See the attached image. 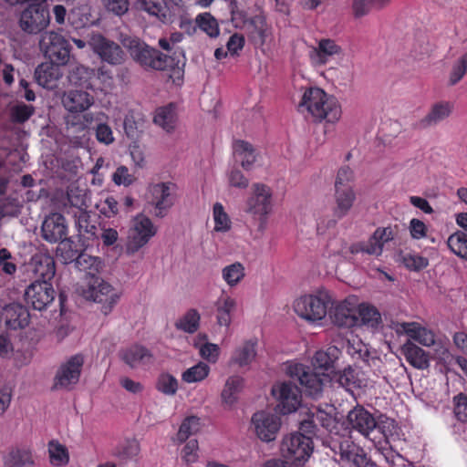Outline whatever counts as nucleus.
Listing matches in <instances>:
<instances>
[{"mask_svg": "<svg viewBox=\"0 0 467 467\" xmlns=\"http://www.w3.org/2000/svg\"><path fill=\"white\" fill-rule=\"evenodd\" d=\"M298 111L309 114L318 122L326 120L334 123L341 117V107L337 99L317 87L305 90L298 104Z\"/></svg>", "mask_w": 467, "mask_h": 467, "instance_id": "1", "label": "nucleus"}, {"mask_svg": "<svg viewBox=\"0 0 467 467\" xmlns=\"http://www.w3.org/2000/svg\"><path fill=\"white\" fill-rule=\"evenodd\" d=\"M130 53L135 61L145 68L155 70L173 69L180 74L182 72L185 64L182 49H177L172 56H168L145 44H138L131 48Z\"/></svg>", "mask_w": 467, "mask_h": 467, "instance_id": "2", "label": "nucleus"}, {"mask_svg": "<svg viewBox=\"0 0 467 467\" xmlns=\"http://www.w3.org/2000/svg\"><path fill=\"white\" fill-rule=\"evenodd\" d=\"M231 21L236 29L246 30L251 38H258L264 44L266 38L267 24L263 14L249 17L246 10L240 7L237 0L229 1Z\"/></svg>", "mask_w": 467, "mask_h": 467, "instance_id": "3", "label": "nucleus"}, {"mask_svg": "<svg viewBox=\"0 0 467 467\" xmlns=\"http://www.w3.org/2000/svg\"><path fill=\"white\" fill-rule=\"evenodd\" d=\"M333 305L329 293L322 291L317 295H305L294 302V310L300 317L317 322L326 317L327 308Z\"/></svg>", "mask_w": 467, "mask_h": 467, "instance_id": "4", "label": "nucleus"}, {"mask_svg": "<svg viewBox=\"0 0 467 467\" xmlns=\"http://www.w3.org/2000/svg\"><path fill=\"white\" fill-rule=\"evenodd\" d=\"M80 293L87 300L100 304V310L104 315L110 313L119 299V295L112 285L99 276H91V279L81 286Z\"/></svg>", "mask_w": 467, "mask_h": 467, "instance_id": "5", "label": "nucleus"}, {"mask_svg": "<svg viewBox=\"0 0 467 467\" xmlns=\"http://www.w3.org/2000/svg\"><path fill=\"white\" fill-rule=\"evenodd\" d=\"M105 118L106 115L102 112L68 115L66 117V124L68 129L74 128L77 131L95 128L97 140L101 143L109 145L114 141V137L111 128L102 122Z\"/></svg>", "mask_w": 467, "mask_h": 467, "instance_id": "6", "label": "nucleus"}, {"mask_svg": "<svg viewBox=\"0 0 467 467\" xmlns=\"http://www.w3.org/2000/svg\"><path fill=\"white\" fill-rule=\"evenodd\" d=\"M83 365L84 357L81 354H76L63 362L54 377L52 390H73L79 381Z\"/></svg>", "mask_w": 467, "mask_h": 467, "instance_id": "7", "label": "nucleus"}, {"mask_svg": "<svg viewBox=\"0 0 467 467\" xmlns=\"http://www.w3.org/2000/svg\"><path fill=\"white\" fill-rule=\"evenodd\" d=\"M39 47L49 62L67 65L70 57L71 47L69 42L60 34L47 31L42 34Z\"/></svg>", "mask_w": 467, "mask_h": 467, "instance_id": "8", "label": "nucleus"}, {"mask_svg": "<svg viewBox=\"0 0 467 467\" xmlns=\"http://www.w3.org/2000/svg\"><path fill=\"white\" fill-rule=\"evenodd\" d=\"M281 451L285 458L295 464L305 462L313 452L312 437L300 432L284 438Z\"/></svg>", "mask_w": 467, "mask_h": 467, "instance_id": "9", "label": "nucleus"}, {"mask_svg": "<svg viewBox=\"0 0 467 467\" xmlns=\"http://www.w3.org/2000/svg\"><path fill=\"white\" fill-rule=\"evenodd\" d=\"M50 21L47 3L43 0L41 3H32L21 13L20 27L29 34H37L45 29Z\"/></svg>", "mask_w": 467, "mask_h": 467, "instance_id": "10", "label": "nucleus"}, {"mask_svg": "<svg viewBox=\"0 0 467 467\" xmlns=\"http://www.w3.org/2000/svg\"><path fill=\"white\" fill-rule=\"evenodd\" d=\"M253 194L247 200L246 212L254 217H257L261 224H265L268 214L272 212L271 188L264 183H254L252 187Z\"/></svg>", "mask_w": 467, "mask_h": 467, "instance_id": "11", "label": "nucleus"}, {"mask_svg": "<svg viewBox=\"0 0 467 467\" xmlns=\"http://www.w3.org/2000/svg\"><path fill=\"white\" fill-rule=\"evenodd\" d=\"M287 374L291 379L299 382L307 395L317 398L321 394L324 379L320 374L315 372L310 367L301 363L289 364Z\"/></svg>", "mask_w": 467, "mask_h": 467, "instance_id": "12", "label": "nucleus"}, {"mask_svg": "<svg viewBox=\"0 0 467 467\" xmlns=\"http://www.w3.org/2000/svg\"><path fill=\"white\" fill-rule=\"evenodd\" d=\"M156 234V228L151 220L144 215L137 216L130 228L126 244L127 253L133 254L146 245Z\"/></svg>", "mask_w": 467, "mask_h": 467, "instance_id": "13", "label": "nucleus"}, {"mask_svg": "<svg viewBox=\"0 0 467 467\" xmlns=\"http://www.w3.org/2000/svg\"><path fill=\"white\" fill-rule=\"evenodd\" d=\"M272 395L278 400L283 414L296 411L302 400L301 390L291 382L275 383L272 387Z\"/></svg>", "mask_w": 467, "mask_h": 467, "instance_id": "14", "label": "nucleus"}, {"mask_svg": "<svg viewBox=\"0 0 467 467\" xmlns=\"http://www.w3.org/2000/svg\"><path fill=\"white\" fill-rule=\"evenodd\" d=\"M25 299L35 310H45L55 299V290L50 282L36 280L25 292Z\"/></svg>", "mask_w": 467, "mask_h": 467, "instance_id": "15", "label": "nucleus"}, {"mask_svg": "<svg viewBox=\"0 0 467 467\" xmlns=\"http://www.w3.org/2000/svg\"><path fill=\"white\" fill-rule=\"evenodd\" d=\"M89 46L102 61L110 65H119L124 59V51L120 46L100 34L91 36Z\"/></svg>", "mask_w": 467, "mask_h": 467, "instance_id": "16", "label": "nucleus"}, {"mask_svg": "<svg viewBox=\"0 0 467 467\" xmlns=\"http://www.w3.org/2000/svg\"><path fill=\"white\" fill-rule=\"evenodd\" d=\"M256 436L263 441H274L281 426L280 418L271 412H255L251 420Z\"/></svg>", "mask_w": 467, "mask_h": 467, "instance_id": "17", "label": "nucleus"}, {"mask_svg": "<svg viewBox=\"0 0 467 467\" xmlns=\"http://www.w3.org/2000/svg\"><path fill=\"white\" fill-rule=\"evenodd\" d=\"M177 185L171 182H159L151 185L150 192L151 201L157 210L156 215L163 217L171 209L176 199Z\"/></svg>", "mask_w": 467, "mask_h": 467, "instance_id": "18", "label": "nucleus"}, {"mask_svg": "<svg viewBox=\"0 0 467 467\" xmlns=\"http://www.w3.org/2000/svg\"><path fill=\"white\" fill-rule=\"evenodd\" d=\"M42 237L54 244L67 235V225L65 217L59 213H52L45 218L41 226Z\"/></svg>", "mask_w": 467, "mask_h": 467, "instance_id": "19", "label": "nucleus"}, {"mask_svg": "<svg viewBox=\"0 0 467 467\" xmlns=\"http://www.w3.org/2000/svg\"><path fill=\"white\" fill-rule=\"evenodd\" d=\"M329 311L330 318L336 326L339 327L351 328L358 326V317L357 309L353 304L348 300L340 301L335 306H331Z\"/></svg>", "mask_w": 467, "mask_h": 467, "instance_id": "20", "label": "nucleus"}, {"mask_svg": "<svg viewBox=\"0 0 467 467\" xmlns=\"http://www.w3.org/2000/svg\"><path fill=\"white\" fill-rule=\"evenodd\" d=\"M61 100L64 108L72 115L86 111L94 103L93 96L82 88L65 91Z\"/></svg>", "mask_w": 467, "mask_h": 467, "instance_id": "21", "label": "nucleus"}, {"mask_svg": "<svg viewBox=\"0 0 467 467\" xmlns=\"http://www.w3.org/2000/svg\"><path fill=\"white\" fill-rule=\"evenodd\" d=\"M347 419L350 427L364 436H368L377 426L374 416L361 406L353 408Z\"/></svg>", "mask_w": 467, "mask_h": 467, "instance_id": "22", "label": "nucleus"}, {"mask_svg": "<svg viewBox=\"0 0 467 467\" xmlns=\"http://www.w3.org/2000/svg\"><path fill=\"white\" fill-rule=\"evenodd\" d=\"M120 359L130 368H135L152 362L153 355L150 349L140 344H133L119 351Z\"/></svg>", "mask_w": 467, "mask_h": 467, "instance_id": "23", "label": "nucleus"}, {"mask_svg": "<svg viewBox=\"0 0 467 467\" xmlns=\"http://www.w3.org/2000/svg\"><path fill=\"white\" fill-rule=\"evenodd\" d=\"M3 317L7 328L14 330L26 327L30 318L27 308L18 303L7 305L3 310Z\"/></svg>", "mask_w": 467, "mask_h": 467, "instance_id": "24", "label": "nucleus"}, {"mask_svg": "<svg viewBox=\"0 0 467 467\" xmlns=\"http://www.w3.org/2000/svg\"><path fill=\"white\" fill-rule=\"evenodd\" d=\"M61 66L49 61L41 63L35 70L36 82L46 88H56L58 79L62 77Z\"/></svg>", "mask_w": 467, "mask_h": 467, "instance_id": "25", "label": "nucleus"}, {"mask_svg": "<svg viewBox=\"0 0 467 467\" xmlns=\"http://www.w3.org/2000/svg\"><path fill=\"white\" fill-rule=\"evenodd\" d=\"M363 376L364 374L360 370L348 367L342 371L337 372L333 379L340 387L348 391L353 392L354 389H361L366 386V380Z\"/></svg>", "mask_w": 467, "mask_h": 467, "instance_id": "26", "label": "nucleus"}, {"mask_svg": "<svg viewBox=\"0 0 467 467\" xmlns=\"http://www.w3.org/2000/svg\"><path fill=\"white\" fill-rule=\"evenodd\" d=\"M311 58L318 65H325L330 57L342 54V48L335 40L330 38H322L318 42L317 47L313 49Z\"/></svg>", "mask_w": 467, "mask_h": 467, "instance_id": "27", "label": "nucleus"}, {"mask_svg": "<svg viewBox=\"0 0 467 467\" xmlns=\"http://www.w3.org/2000/svg\"><path fill=\"white\" fill-rule=\"evenodd\" d=\"M391 226L378 227L373 234L369 237L368 254L380 255L383 252L384 244L394 239L396 234L395 228Z\"/></svg>", "mask_w": 467, "mask_h": 467, "instance_id": "28", "label": "nucleus"}, {"mask_svg": "<svg viewBox=\"0 0 467 467\" xmlns=\"http://www.w3.org/2000/svg\"><path fill=\"white\" fill-rule=\"evenodd\" d=\"M34 465L32 452L28 449L12 447L3 456L4 467H26Z\"/></svg>", "mask_w": 467, "mask_h": 467, "instance_id": "29", "label": "nucleus"}, {"mask_svg": "<svg viewBox=\"0 0 467 467\" xmlns=\"http://www.w3.org/2000/svg\"><path fill=\"white\" fill-rule=\"evenodd\" d=\"M340 455L343 460L351 462L355 467H378L367 457L363 449L354 443H348L346 447L341 445Z\"/></svg>", "mask_w": 467, "mask_h": 467, "instance_id": "30", "label": "nucleus"}, {"mask_svg": "<svg viewBox=\"0 0 467 467\" xmlns=\"http://www.w3.org/2000/svg\"><path fill=\"white\" fill-rule=\"evenodd\" d=\"M402 353L407 362L418 369H425L430 366L429 355L416 344L408 341L402 347Z\"/></svg>", "mask_w": 467, "mask_h": 467, "instance_id": "31", "label": "nucleus"}, {"mask_svg": "<svg viewBox=\"0 0 467 467\" xmlns=\"http://www.w3.org/2000/svg\"><path fill=\"white\" fill-rule=\"evenodd\" d=\"M218 325L228 327L232 322V315L236 308V301L228 295H222L215 303Z\"/></svg>", "mask_w": 467, "mask_h": 467, "instance_id": "32", "label": "nucleus"}, {"mask_svg": "<svg viewBox=\"0 0 467 467\" xmlns=\"http://www.w3.org/2000/svg\"><path fill=\"white\" fill-rule=\"evenodd\" d=\"M453 109V104L448 101L435 103L430 112L420 121L422 128L436 125L448 118Z\"/></svg>", "mask_w": 467, "mask_h": 467, "instance_id": "33", "label": "nucleus"}, {"mask_svg": "<svg viewBox=\"0 0 467 467\" xmlns=\"http://www.w3.org/2000/svg\"><path fill=\"white\" fill-rule=\"evenodd\" d=\"M336 208L334 213L337 217H344L353 206L356 194L353 187L335 188Z\"/></svg>", "mask_w": 467, "mask_h": 467, "instance_id": "34", "label": "nucleus"}, {"mask_svg": "<svg viewBox=\"0 0 467 467\" xmlns=\"http://www.w3.org/2000/svg\"><path fill=\"white\" fill-rule=\"evenodd\" d=\"M244 387V379L234 375L227 379L221 393L223 404L232 407L238 400V394Z\"/></svg>", "mask_w": 467, "mask_h": 467, "instance_id": "35", "label": "nucleus"}, {"mask_svg": "<svg viewBox=\"0 0 467 467\" xmlns=\"http://www.w3.org/2000/svg\"><path fill=\"white\" fill-rule=\"evenodd\" d=\"M34 272L36 276L40 277L41 281L49 282L53 279L56 274L55 260L52 256L47 254L36 255L33 258Z\"/></svg>", "mask_w": 467, "mask_h": 467, "instance_id": "36", "label": "nucleus"}, {"mask_svg": "<svg viewBox=\"0 0 467 467\" xmlns=\"http://www.w3.org/2000/svg\"><path fill=\"white\" fill-rule=\"evenodd\" d=\"M77 268L84 272L85 283L91 279V276H99L98 273L101 268V261L98 257L87 254H78L75 260Z\"/></svg>", "mask_w": 467, "mask_h": 467, "instance_id": "37", "label": "nucleus"}, {"mask_svg": "<svg viewBox=\"0 0 467 467\" xmlns=\"http://www.w3.org/2000/svg\"><path fill=\"white\" fill-rule=\"evenodd\" d=\"M256 340H247L241 347L237 348L231 358V363L239 367L249 365L256 356Z\"/></svg>", "mask_w": 467, "mask_h": 467, "instance_id": "38", "label": "nucleus"}, {"mask_svg": "<svg viewBox=\"0 0 467 467\" xmlns=\"http://www.w3.org/2000/svg\"><path fill=\"white\" fill-rule=\"evenodd\" d=\"M234 153L240 159L242 167L246 171L252 168L256 160L254 147L244 140H236L234 142Z\"/></svg>", "mask_w": 467, "mask_h": 467, "instance_id": "39", "label": "nucleus"}, {"mask_svg": "<svg viewBox=\"0 0 467 467\" xmlns=\"http://www.w3.org/2000/svg\"><path fill=\"white\" fill-rule=\"evenodd\" d=\"M339 354L340 350L335 346H330L326 350H318L314 355L313 365L327 370L334 366Z\"/></svg>", "mask_w": 467, "mask_h": 467, "instance_id": "40", "label": "nucleus"}, {"mask_svg": "<svg viewBox=\"0 0 467 467\" xmlns=\"http://www.w3.org/2000/svg\"><path fill=\"white\" fill-rule=\"evenodd\" d=\"M358 325H366L370 327H377L381 322L380 313L375 306L368 304H360L357 310Z\"/></svg>", "mask_w": 467, "mask_h": 467, "instance_id": "41", "label": "nucleus"}, {"mask_svg": "<svg viewBox=\"0 0 467 467\" xmlns=\"http://www.w3.org/2000/svg\"><path fill=\"white\" fill-rule=\"evenodd\" d=\"M390 0H353L352 10L356 18L367 16L372 9H381L389 4Z\"/></svg>", "mask_w": 467, "mask_h": 467, "instance_id": "42", "label": "nucleus"}, {"mask_svg": "<svg viewBox=\"0 0 467 467\" xmlns=\"http://www.w3.org/2000/svg\"><path fill=\"white\" fill-rule=\"evenodd\" d=\"M175 120L174 108L171 104L159 108L153 118L154 123L167 131L174 129Z\"/></svg>", "mask_w": 467, "mask_h": 467, "instance_id": "43", "label": "nucleus"}, {"mask_svg": "<svg viewBox=\"0 0 467 467\" xmlns=\"http://www.w3.org/2000/svg\"><path fill=\"white\" fill-rule=\"evenodd\" d=\"M201 316L194 309H189L175 324L176 327L186 333L192 334L196 332L200 326Z\"/></svg>", "mask_w": 467, "mask_h": 467, "instance_id": "44", "label": "nucleus"}, {"mask_svg": "<svg viewBox=\"0 0 467 467\" xmlns=\"http://www.w3.org/2000/svg\"><path fill=\"white\" fill-rule=\"evenodd\" d=\"M214 231L226 233L232 228V221L221 202H215L213 207Z\"/></svg>", "mask_w": 467, "mask_h": 467, "instance_id": "45", "label": "nucleus"}, {"mask_svg": "<svg viewBox=\"0 0 467 467\" xmlns=\"http://www.w3.org/2000/svg\"><path fill=\"white\" fill-rule=\"evenodd\" d=\"M447 244L453 254L467 260V233L458 231L451 234Z\"/></svg>", "mask_w": 467, "mask_h": 467, "instance_id": "46", "label": "nucleus"}, {"mask_svg": "<svg viewBox=\"0 0 467 467\" xmlns=\"http://www.w3.org/2000/svg\"><path fill=\"white\" fill-rule=\"evenodd\" d=\"M210 373V367L200 361L196 365L187 368L182 374V379L186 383L200 382L205 379Z\"/></svg>", "mask_w": 467, "mask_h": 467, "instance_id": "47", "label": "nucleus"}, {"mask_svg": "<svg viewBox=\"0 0 467 467\" xmlns=\"http://www.w3.org/2000/svg\"><path fill=\"white\" fill-rule=\"evenodd\" d=\"M244 267L239 262H235L234 264L226 265L222 270L223 279L230 286H234L237 284H239L244 277Z\"/></svg>", "mask_w": 467, "mask_h": 467, "instance_id": "48", "label": "nucleus"}, {"mask_svg": "<svg viewBox=\"0 0 467 467\" xmlns=\"http://www.w3.org/2000/svg\"><path fill=\"white\" fill-rule=\"evenodd\" d=\"M57 243L58 245L56 250L57 256L60 258L64 264L74 262L78 255V250L74 247V243L67 236Z\"/></svg>", "mask_w": 467, "mask_h": 467, "instance_id": "49", "label": "nucleus"}, {"mask_svg": "<svg viewBox=\"0 0 467 467\" xmlns=\"http://www.w3.org/2000/svg\"><path fill=\"white\" fill-rule=\"evenodd\" d=\"M50 462L55 466L66 465L69 461L67 448L58 441H51L48 443Z\"/></svg>", "mask_w": 467, "mask_h": 467, "instance_id": "50", "label": "nucleus"}, {"mask_svg": "<svg viewBox=\"0 0 467 467\" xmlns=\"http://www.w3.org/2000/svg\"><path fill=\"white\" fill-rule=\"evenodd\" d=\"M140 9L161 20L166 18L167 4L165 0H139Z\"/></svg>", "mask_w": 467, "mask_h": 467, "instance_id": "51", "label": "nucleus"}, {"mask_svg": "<svg viewBox=\"0 0 467 467\" xmlns=\"http://www.w3.org/2000/svg\"><path fill=\"white\" fill-rule=\"evenodd\" d=\"M67 200L70 207L76 211L87 210V192L79 187L70 186L67 191Z\"/></svg>", "mask_w": 467, "mask_h": 467, "instance_id": "52", "label": "nucleus"}, {"mask_svg": "<svg viewBox=\"0 0 467 467\" xmlns=\"http://www.w3.org/2000/svg\"><path fill=\"white\" fill-rule=\"evenodd\" d=\"M379 452L389 467H415L412 462H409L391 447H381Z\"/></svg>", "mask_w": 467, "mask_h": 467, "instance_id": "53", "label": "nucleus"}, {"mask_svg": "<svg viewBox=\"0 0 467 467\" xmlns=\"http://www.w3.org/2000/svg\"><path fill=\"white\" fill-rule=\"evenodd\" d=\"M200 429V419L196 416H190L184 419L177 432V441L184 442L191 435L195 434Z\"/></svg>", "mask_w": 467, "mask_h": 467, "instance_id": "54", "label": "nucleus"}, {"mask_svg": "<svg viewBox=\"0 0 467 467\" xmlns=\"http://www.w3.org/2000/svg\"><path fill=\"white\" fill-rule=\"evenodd\" d=\"M178 380L174 376L164 372L158 377L156 389L164 395L173 396L178 390Z\"/></svg>", "mask_w": 467, "mask_h": 467, "instance_id": "55", "label": "nucleus"}, {"mask_svg": "<svg viewBox=\"0 0 467 467\" xmlns=\"http://www.w3.org/2000/svg\"><path fill=\"white\" fill-rule=\"evenodd\" d=\"M198 26L208 36L214 37L219 35L217 21L209 13L201 14L196 17Z\"/></svg>", "mask_w": 467, "mask_h": 467, "instance_id": "56", "label": "nucleus"}, {"mask_svg": "<svg viewBox=\"0 0 467 467\" xmlns=\"http://www.w3.org/2000/svg\"><path fill=\"white\" fill-rule=\"evenodd\" d=\"M91 72L85 67H77L73 69L69 76V81L75 86H78L81 88H90V83L88 79L90 78Z\"/></svg>", "mask_w": 467, "mask_h": 467, "instance_id": "57", "label": "nucleus"}, {"mask_svg": "<svg viewBox=\"0 0 467 467\" xmlns=\"http://www.w3.org/2000/svg\"><path fill=\"white\" fill-rule=\"evenodd\" d=\"M194 347L199 348L200 356L210 363H215L218 360L220 348L216 344L205 342L203 344L194 343Z\"/></svg>", "mask_w": 467, "mask_h": 467, "instance_id": "58", "label": "nucleus"}, {"mask_svg": "<svg viewBox=\"0 0 467 467\" xmlns=\"http://www.w3.org/2000/svg\"><path fill=\"white\" fill-rule=\"evenodd\" d=\"M140 450V444L136 440L127 441L116 450L115 455L122 460H130L138 456Z\"/></svg>", "mask_w": 467, "mask_h": 467, "instance_id": "59", "label": "nucleus"}, {"mask_svg": "<svg viewBox=\"0 0 467 467\" xmlns=\"http://www.w3.org/2000/svg\"><path fill=\"white\" fill-rule=\"evenodd\" d=\"M453 412L456 419L467 422V395L459 393L453 397Z\"/></svg>", "mask_w": 467, "mask_h": 467, "instance_id": "60", "label": "nucleus"}, {"mask_svg": "<svg viewBox=\"0 0 467 467\" xmlns=\"http://www.w3.org/2000/svg\"><path fill=\"white\" fill-rule=\"evenodd\" d=\"M34 113V108L29 105L20 104L11 109V119L14 122L24 123Z\"/></svg>", "mask_w": 467, "mask_h": 467, "instance_id": "61", "label": "nucleus"}, {"mask_svg": "<svg viewBox=\"0 0 467 467\" xmlns=\"http://www.w3.org/2000/svg\"><path fill=\"white\" fill-rule=\"evenodd\" d=\"M410 336L420 344L431 347L435 343L434 334L424 327H418L410 331Z\"/></svg>", "mask_w": 467, "mask_h": 467, "instance_id": "62", "label": "nucleus"}, {"mask_svg": "<svg viewBox=\"0 0 467 467\" xmlns=\"http://www.w3.org/2000/svg\"><path fill=\"white\" fill-rule=\"evenodd\" d=\"M403 264L410 270L420 271L427 267L429 261L420 254H407L403 256Z\"/></svg>", "mask_w": 467, "mask_h": 467, "instance_id": "63", "label": "nucleus"}, {"mask_svg": "<svg viewBox=\"0 0 467 467\" xmlns=\"http://www.w3.org/2000/svg\"><path fill=\"white\" fill-rule=\"evenodd\" d=\"M354 181L353 171L348 167L344 166L340 168L337 171L335 188H349L353 187L352 183Z\"/></svg>", "mask_w": 467, "mask_h": 467, "instance_id": "64", "label": "nucleus"}]
</instances>
